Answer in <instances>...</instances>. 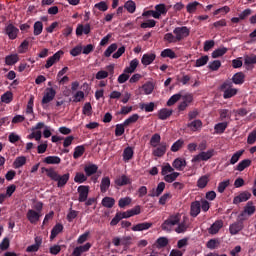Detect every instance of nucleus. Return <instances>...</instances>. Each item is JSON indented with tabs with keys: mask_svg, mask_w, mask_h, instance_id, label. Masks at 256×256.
I'll return each instance as SVG.
<instances>
[{
	"mask_svg": "<svg viewBox=\"0 0 256 256\" xmlns=\"http://www.w3.org/2000/svg\"><path fill=\"white\" fill-rule=\"evenodd\" d=\"M42 171H45L47 177L51 179L52 181L57 182V187L60 189L65 187L67 183H69V179L71 178V174L66 173L64 175H59L57 171L53 168H42Z\"/></svg>",
	"mask_w": 256,
	"mask_h": 256,
	"instance_id": "nucleus-1",
	"label": "nucleus"
},
{
	"mask_svg": "<svg viewBox=\"0 0 256 256\" xmlns=\"http://www.w3.org/2000/svg\"><path fill=\"white\" fill-rule=\"evenodd\" d=\"M247 221V217H244V214H240L236 222L230 224L229 233L232 235H238L240 231L244 229V222Z\"/></svg>",
	"mask_w": 256,
	"mask_h": 256,
	"instance_id": "nucleus-2",
	"label": "nucleus"
},
{
	"mask_svg": "<svg viewBox=\"0 0 256 256\" xmlns=\"http://www.w3.org/2000/svg\"><path fill=\"white\" fill-rule=\"evenodd\" d=\"M221 91H224L223 93V98L224 99H231V97H235L237 95V89L233 88V82L231 81H226L224 82L221 87Z\"/></svg>",
	"mask_w": 256,
	"mask_h": 256,
	"instance_id": "nucleus-3",
	"label": "nucleus"
},
{
	"mask_svg": "<svg viewBox=\"0 0 256 256\" xmlns=\"http://www.w3.org/2000/svg\"><path fill=\"white\" fill-rule=\"evenodd\" d=\"M180 221H181V214L171 215L167 220H165L162 223L161 229L163 231H171V227L178 225Z\"/></svg>",
	"mask_w": 256,
	"mask_h": 256,
	"instance_id": "nucleus-4",
	"label": "nucleus"
},
{
	"mask_svg": "<svg viewBox=\"0 0 256 256\" xmlns=\"http://www.w3.org/2000/svg\"><path fill=\"white\" fill-rule=\"evenodd\" d=\"M174 35L176 36V40L183 41V39H186V37H189L191 30L187 26H181V27H176L173 30Z\"/></svg>",
	"mask_w": 256,
	"mask_h": 256,
	"instance_id": "nucleus-5",
	"label": "nucleus"
},
{
	"mask_svg": "<svg viewBox=\"0 0 256 256\" xmlns=\"http://www.w3.org/2000/svg\"><path fill=\"white\" fill-rule=\"evenodd\" d=\"M215 155V150L211 149L206 152H200L198 155L194 156L191 160L192 163H199V161H209L211 157Z\"/></svg>",
	"mask_w": 256,
	"mask_h": 256,
	"instance_id": "nucleus-6",
	"label": "nucleus"
},
{
	"mask_svg": "<svg viewBox=\"0 0 256 256\" xmlns=\"http://www.w3.org/2000/svg\"><path fill=\"white\" fill-rule=\"evenodd\" d=\"M4 33L5 35H8V38L11 41H14V39L19 35V28L10 23L5 27Z\"/></svg>",
	"mask_w": 256,
	"mask_h": 256,
	"instance_id": "nucleus-7",
	"label": "nucleus"
},
{
	"mask_svg": "<svg viewBox=\"0 0 256 256\" xmlns=\"http://www.w3.org/2000/svg\"><path fill=\"white\" fill-rule=\"evenodd\" d=\"M77 192L79 194V203H85V201H87V197H89V186L80 185L77 189Z\"/></svg>",
	"mask_w": 256,
	"mask_h": 256,
	"instance_id": "nucleus-8",
	"label": "nucleus"
},
{
	"mask_svg": "<svg viewBox=\"0 0 256 256\" xmlns=\"http://www.w3.org/2000/svg\"><path fill=\"white\" fill-rule=\"evenodd\" d=\"M61 55H64V52L59 50L53 56H50L46 61L45 69H51V67H53V65H55V63L61 59Z\"/></svg>",
	"mask_w": 256,
	"mask_h": 256,
	"instance_id": "nucleus-9",
	"label": "nucleus"
},
{
	"mask_svg": "<svg viewBox=\"0 0 256 256\" xmlns=\"http://www.w3.org/2000/svg\"><path fill=\"white\" fill-rule=\"evenodd\" d=\"M55 95L57 92L53 88H46V92L42 98V105H47V103H51L55 99Z\"/></svg>",
	"mask_w": 256,
	"mask_h": 256,
	"instance_id": "nucleus-10",
	"label": "nucleus"
},
{
	"mask_svg": "<svg viewBox=\"0 0 256 256\" xmlns=\"http://www.w3.org/2000/svg\"><path fill=\"white\" fill-rule=\"evenodd\" d=\"M26 217L32 225H35V223H37L39 221V219H41V213L36 212L33 209H29L26 214Z\"/></svg>",
	"mask_w": 256,
	"mask_h": 256,
	"instance_id": "nucleus-11",
	"label": "nucleus"
},
{
	"mask_svg": "<svg viewBox=\"0 0 256 256\" xmlns=\"http://www.w3.org/2000/svg\"><path fill=\"white\" fill-rule=\"evenodd\" d=\"M249 199H251V193L244 191L238 196L234 197L233 203L234 205H239V203H245V201H249Z\"/></svg>",
	"mask_w": 256,
	"mask_h": 256,
	"instance_id": "nucleus-12",
	"label": "nucleus"
},
{
	"mask_svg": "<svg viewBox=\"0 0 256 256\" xmlns=\"http://www.w3.org/2000/svg\"><path fill=\"white\" fill-rule=\"evenodd\" d=\"M223 229V220H216L208 229L210 235H217Z\"/></svg>",
	"mask_w": 256,
	"mask_h": 256,
	"instance_id": "nucleus-13",
	"label": "nucleus"
},
{
	"mask_svg": "<svg viewBox=\"0 0 256 256\" xmlns=\"http://www.w3.org/2000/svg\"><path fill=\"white\" fill-rule=\"evenodd\" d=\"M188 129H191L193 132L201 131L203 128V121L200 119L191 120L187 124Z\"/></svg>",
	"mask_w": 256,
	"mask_h": 256,
	"instance_id": "nucleus-14",
	"label": "nucleus"
},
{
	"mask_svg": "<svg viewBox=\"0 0 256 256\" xmlns=\"http://www.w3.org/2000/svg\"><path fill=\"white\" fill-rule=\"evenodd\" d=\"M172 167L176 169V171H183V169L187 167V161L181 157L176 158L172 163Z\"/></svg>",
	"mask_w": 256,
	"mask_h": 256,
	"instance_id": "nucleus-15",
	"label": "nucleus"
},
{
	"mask_svg": "<svg viewBox=\"0 0 256 256\" xmlns=\"http://www.w3.org/2000/svg\"><path fill=\"white\" fill-rule=\"evenodd\" d=\"M89 35L91 33V25L90 24H79L76 28L77 37H81V35Z\"/></svg>",
	"mask_w": 256,
	"mask_h": 256,
	"instance_id": "nucleus-16",
	"label": "nucleus"
},
{
	"mask_svg": "<svg viewBox=\"0 0 256 256\" xmlns=\"http://www.w3.org/2000/svg\"><path fill=\"white\" fill-rule=\"evenodd\" d=\"M114 183L117 185V187H125V185H131V178H129L127 175H122L117 177Z\"/></svg>",
	"mask_w": 256,
	"mask_h": 256,
	"instance_id": "nucleus-17",
	"label": "nucleus"
},
{
	"mask_svg": "<svg viewBox=\"0 0 256 256\" xmlns=\"http://www.w3.org/2000/svg\"><path fill=\"white\" fill-rule=\"evenodd\" d=\"M156 58L157 55H155V53H146L142 56L141 63L142 65L147 67V65H151V63H153V61H155Z\"/></svg>",
	"mask_w": 256,
	"mask_h": 256,
	"instance_id": "nucleus-18",
	"label": "nucleus"
},
{
	"mask_svg": "<svg viewBox=\"0 0 256 256\" xmlns=\"http://www.w3.org/2000/svg\"><path fill=\"white\" fill-rule=\"evenodd\" d=\"M201 213V202L194 201L190 205V215L191 217H197Z\"/></svg>",
	"mask_w": 256,
	"mask_h": 256,
	"instance_id": "nucleus-19",
	"label": "nucleus"
},
{
	"mask_svg": "<svg viewBox=\"0 0 256 256\" xmlns=\"http://www.w3.org/2000/svg\"><path fill=\"white\" fill-rule=\"evenodd\" d=\"M255 205H253V201H248L246 206L244 207V211L241 213V215H244L243 217H251L255 213Z\"/></svg>",
	"mask_w": 256,
	"mask_h": 256,
	"instance_id": "nucleus-20",
	"label": "nucleus"
},
{
	"mask_svg": "<svg viewBox=\"0 0 256 256\" xmlns=\"http://www.w3.org/2000/svg\"><path fill=\"white\" fill-rule=\"evenodd\" d=\"M167 153V144L165 142H162L159 144V146L153 150L154 157H163Z\"/></svg>",
	"mask_w": 256,
	"mask_h": 256,
	"instance_id": "nucleus-21",
	"label": "nucleus"
},
{
	"mask_svg": "<svg viewBox=\"0 0 256 256\" xmlns=\"http://www.w3.org/2000/svg\"><path fill=\"white\" fill-rule=\"evenodd\" d=\"M153 227L151 222H142L134 225L132 231H147Z\"/></svg>",
	"mask_w": 256,
	"mask_h": 256,
	"instance_id": "nucleus-22",
	"label": "nucleus"
},
{
	"mask_svg": "<svg viewBox=\"0 0 256 256\" xmlns=\"http://www.w3.org/2000/svg\"><path fill=\"white\" fill-rule=\"evenodd\" d=\"M171 115H173V110H169L167 108H162L158 112V119H160L161 121H165V120L169 119V117H171Z\"/></svg>",
	"mask_w": 256,
	"mask_h": 256,
	"instance_id": "nucleus-23",
	"label": "nucleus"
},
{
	"mask_svg": "<svg viewBox=\"0 0 256 256\" xmlns=\"http://www.w3.org/2000/svg\"><path fill=\"white\" fill-rule=\"evenodd\" d=\"M99 167L96 164H88L84 167V173H86L87 177H92L97 173Z\"/></svg>",
	"mask_w": 256,
	"mask_h": 256,
	"instance_id": "nucleus-24",
	"label": "nucleus"
},
{
	"mask_svg": "<svg viewBox=\"0 0 256 256\" xmlns=\"http://www.w3.org/2000/svg\"><path fill=\"white\" fill-rule=\"evenodd\" d=\"M232 83H234V85H243V83H245V74L243 72L234 74L232 77Z\"/></svg>",
	"mask_w": 256,
	"mask_h": 256,
	"instance_id": "nucleus-25",
	"label": "nucleus"
},
{
	"mask_svg": "<svg viewBox=\"0 0 256 256\" xmlns=\"http://www.w3.org/2000/svg\"><path fill=\"white\" fill-rule=\"evenodd\" d=\"M109 187H111V179L109 177L102 178L100 184L101 193H107V191H109Z\"/></svg>",
	"mask_w": 256,
	"mask_h": 256,
	"instance_id": "nucleus-26",
	"label": "nucleus"
},
{
	"mask_svg": "<svg viewBox=\"0 0 256 256\" xmlns=\"http://www.w3.org/2000/svg\"><path fill=\"white\" fill-rule=\"evenodd\" d=\"M62 232H63V224L61 223L56 224L51 230L50 241H53V239H55V237H57V235H59V233H62Z\"/></svg>",
	"mask_w": 256,
	"mask_h": 256,
	"instance_id": "nucleus-27",
	"label": "nucleus"
},
{
	"mask_svg": "<svg viewBox=\"0 0 256 256\" xmlns=\"http://www.w3.org/2000/svg\"><path fill=\"white\" fill-rule=\"evenodd\" d=\"M139 67V60L137 58L131 60L129 67L124 69V73H135V70Z\"/></svg>",
	"mask_w": 256,
	"mask_h": 256,
	"instance_id": "nucleus-28",
	"label": "nucleus"
},
{
	"mask_svg": "<svg viewBox=\"0 0 256 256\" xmlns=\"http://www.w3.org/2000/svg\"><path fill=\"white\" fill-rule=\"evenodd\" d=\"M229 127V122H220L214 126L215 133L221 135L225 133V129Z\"/></svg>",
	"mask_w": 256,
	"mask_h": 256,
	"instance_id": "nucleus-29",
	"label": "nucleus"
},
{
	"mask_svg": "<svg viewBox=\"0 0 256 256\" xmlns=\"http://www.w3.org/2000/svg\"><path fill=\"white\" fill-rule=\"evenodd\" d=\"M124 9H126L128 13L133 14L135 11H137V4H135V1L133 0H128L124 4Z\"/></svg>",
	"mask_w": 256,
	"mask_h": 256,
	"instance_id": "nucleus-30",
	"label": "nucleus"
},
{
	"mask_svg": "<svg viewBox=\"0 0 256 256\" xmlns=\"http://www.w3.org/2000/svg\"><path fill=\"white\" fill-rule=\"evenodd\" d=\"M163 191H165V182H160L157 185L156 190L149 194V197H159Z\"/></svg>",
	"mask_w": 256,
	"mask_h": 256,
	"instance_id": "nucleus-31",
	"label": "nucleus"
},
{
	"mask_svg": "<svg viewBox=\"0 0 256 256\" xmlns=\"http://www.w3.org/2000/svg\"><path fill=\"white\" fill-rule=\"evenodd\" d=\"M198 7H203V5H201V3L197 2V1L190 2L186 6V11H187V13H195L197 11Z\"/></svg>",
	"mask_w": 256,
	"mask_h": 256,
	"instance_id": "nucleus-32",
	"label": "nucleus"
},
{
	"mask_svg": "<svg viewBox=\"0 0 256 256\" xmlns=\"http://www.w3.org/2000/svg\"><path fill=\"white\" fill-rule=\"evenodd\" d=\"M44 163L47 165H59L61 158L59 156H48L44 159Z\"/></svg>",
	"mask_w": 256,
	"mask_h": 256,
	"instance_id": "nucleus-33",
	"label": "nucleus"
},
{
	"mask_svg": "<svg viewBox=\"0 0 256 256\" xmlns=\"http://www.w3.org/2000/svg\"><path fill=\"white\" fill-rule=\"evenodd\" d=\"M133 154H134V151H133V148L131 147H126L123 151V160L125 162L127 161H131V159H133Z\"/></svg>",
	"mask_w": 256,
	"mask_h": 256,
	"instance_id": "nucleus-34",
	"label": "nucleus"
},
{
	"mask_svg": "<svg viewBox=\"0 0 256 256\" xmlns=\"http://www.w3.org/2000/svg\"><path fill=\"white\" fill-rule=\"evenodd\" d=\"M247 167H251V160L250 159H244L242 161H240L236 167L237 171H245V169H247Z\"/></svg>",
	"mask_w": 256,
	"mask_h": 256,
	"instance_id": "nucleus-35",
	"label": "nucleus"
},
{
	"mask_svg": "<svg viewBox=\"0 0 256 256\" xmlns=\"http://www.w3.org/2000/svg\"><path fill=\"white\" fill-rule=\"evenodd\" d=\"M161 57L163 58H169V59H177V54H175V51H173L171 48L164 49L161 52Z\"/></svg>",
	"mask_w": 256,
	"mask_h": 256,
	"instance_id": "nucleus-36",
	"label": "nucleus"
},
{
	"mask_svg": "<svg viewBox=\"0 0 256 256\" xmlns=\"http://www.w3.org/2000/svg\"><path fill=\"white\" fill-rule=\"evenodd\" d=\"M19 62V55L17 54H11L6 56L5 63L6 65H15V63Z\"/></svg>",
	"mask_w": 256,
	"mask_h": 256,
	"instance_id": "nucleus-37",
	"label": "nucleus"
},
{
	"mask_svg": "<svg viewBox=\"0 0 256 256\" xmlns=\"http://www.w3.org/2000/svg\"><path fill=\"white\" fill-rule=\"evenodd\" d=\"M84 153H85V146L84 145L76 146L74 148L73 158L74 159H79V157H83Z\"/></svg>",
	"mask_w": 256,
	"mask_h": 256,
	"instance_id": "nucleus-38",
	"label": "nucleus"
},
{
	"mask_svg": "<svg viewBox=\"0 0 256 256\" xmlns=\"http://www.w3.org/2000/svg\"><path fill=\"white\" fill-rule=\"evenodd\" d=\"M208 183H209V176L204 175L198 179L197 187H199V189H205Z\"/></svg>",
	"mask_w": 256,
	"mask_h": 256,
	"instance_id": "nucleus-39",
	"label": "nucleus"
},
{
	"mask_svg": "<svg viewBox=\"0 0 256 256\" xmlns=\"http://www.w3.org/2000/svg\"><path fill=\"white\" fill-rule=\"evenodd\" d=\"M183 145H185V140L184 139H178L171 146L172 153H177V151H179V149H181L183 147Z\"/></svg>",
	"mask_w": 256,
	"mask_h": 256,
	"instance_id": "nucleus-40",
	"label": "nucleus"
},
{
	"mask_svg": "<svg viewBox=\"0 0 256 256\" xmlns=\"http://www.w3.org/2000/svg\"><path fill=\"white\" fill-rule=\"evenodd\" d=\"M227 51L228 49L226 47L218 48L212 52V58L218 59V57H223Z\"/></svg>",
	"mask_w": 256,
	"mask_h": 256,
	"instance_id": "nucleus-41",
	"label": "nucleus"
},
{
	"mask_svg": "<svg viewBox=\"0 0 256 256\" xmlns=\"http://www.w3.org/2000/svg\"><path fill=\"white\" fill-rule=\"evenodd\" d=\"M102 205H103V207H106L107 209H111L115 205V200L111 197H104L102 199Z\"/></svg>",
	"mask_w": 256,
	"mask_h": 256,
	"instance_id": "nucleus-42",
	"label": "nucleus"
},
{
	"mask_svg": "<svg viewBox=\"0 0 256 256\" xmlns=\"http://www.w3.org/2000/svg\"><path fill=\"white\" fill-rule=\"evenodd\" d=\"M169 245V239L167 237H160L156 240V247L158 249H163V247H167Z\"/></svg>",
	"mask_w": 256,
	"mask_h": 256,
	"instance_id": "nucleus-43",
	"label": "nucleus"
},
{
	"mask_svg": "<svg viewBox=\"0 0 256 256\" xmlns=\"http://www.w3.org/2000/svg\"><path fill=\"white\" fill-rule=\"evenodd\" d=\"M243 153H245V150H239L236 153H234L230 159V165H235L241 159L243 156Z\"/></svg>",
	"mask_w": 256,
	"mask_h": 256,
	"instance_id": "nucleus-44",
	"label": "nucleus"
},
{
	"mask_svg": "<svg viewBox=\"0 0 256 256\" xmlns=\"http://www.w3.org/2000/svg\"><path fill=\"white\" fill-rule=\"evenodd\" d=\"M25 163H27V158L25 156L17 157L14 161V167L15 169H20Z\"/></svg>",
	"mask_w": 256,
	"mask_h": 256,
	"instance_id": "nucleus-45",
	"label": "nucleus"
},
{
	"mask_svg": "<svg viewBox=\"0 0 256 256\" xmlns=\"http://www.w3.org/2000/svg\"><path fill=\"white\" fill-rule=\"evenodd\" d=\"M34 35L37 37L43 33V22L36 21L34 23Z\"/></svg>",
	"mask_w": 256,
	"mask_h": 256,
	"instance_id": "nucleus-46",
	"label": "nucleus"
},
{
	"mask_svg": "<svg viewBox=\"0 0 256 256\" xmlns=\"http://www.w3.org/2000/svg\"><path fill=\"white\" fill-rule=\"evenodd\" d=\"M209 63V56L205 55L196 60L194 67H203Z\"/></svg>",
	"mask_w": 256,
	"mask_h": 256,
	"instance_id": "nucleus-47",
	"label": "nucleus"
},
{
	"mask_svg": "<svg viewBox=\"0 0 256 256\" xmlns=\"http://www.w3.org/2000/svg\"><path fill=\"white\" fill-rule=\"evenodd\" d=\"M157 25V21L150 19L140 24L141 29H153Z\"/></svg>",
	"mask_w": 256,
	"mask_h": 256,
	"instance_id": "nucleus-48",
	"label": "nucleus"
},
{
	"mask_svg": "<svg viewBox=\"0 0 256 256\" xmlns=\"http://www.w3.org/2000/svg\"><path fill=\"white\" fill-rule=\"evenodd\" d=\"M35 103V96H31L26 107V115H33V107Z\"/></svg>",
	"mask_w": 256,
	"mask_h": 256,
	"instance_id": "nucleus-49",
	"label": "nucleus"
},
{
	"mask_svg": "<svg viewBox=\"0 0 256 256\" xmlns=\"http://www.w3.org/2000/svg\"><path fill=\"white\" fill-rule=\"evenodd\" d=\"M142 89L145 95H151V93H153V89H155V86L153 85V82H147L142 86Z\"/></svg>",
	"mask_w": 256,
	"mask_h": 256,
	"instance_id": "nucleus-50",
	"label": "nucleus"
},
{
	"mask_svg": "<svg viewBox=\"0 0 256 256\" xmlns=\"http://www.w3.org/2000/svg\"><path fill=\"white\" fill-rule=\"evenodd\" d=\"M161 143V135L159 133H155L150 139L151 147H157Z\"/></svg>",
	"mask_w": 256,
	"mask_h": 256,
	"instance_id": "nucleus-51",
	"label": "nucleus"
},
{
	"mask_svg": "<svg viewBox=\"0 0 256 256\" xmlns=\"http://www.w3.org/2000/svg\"><path fill=\"white\" fill-rule=\"evenodd\" d=\"M87 181V175L83 174V172H77L75 177H74V182L75 183H85Z\"/></svg>",
	"mask_w": 256,
	"mask_h": 256,
	"instance_id": "nucleus-52",
	"label": "nucleus"
},
{
	"mask_svg": "<svg viewBox=\"0 0 256 256\" xmlns=\"http://www.w3.org/2000/svg\"><path fill=\"white\" fill-rule=\"evenodd\" d=\"M177 177H179V172H171V174H166L164 176V181H166V183H173Z\"/></svg>",
	"mask_w": 256,
	"mask_h": 256,
	"instance_id": "nucleus-53",
	"label": "nucleus"
},
{
	"mask_svg": "<svg viewBox=\"0 0 256 256\" xmlns=\"http://www.w3.org/2000/svg\"><path fill=\"white\" fill-rule=\"evenodd\" d=\"M131 198L130 197H125V198H120L118 201V206L120 209H125L128 205H131Z\"/></svg>",
	"mask_w": 256,
	"mask_h": 256,
	"instance_id": "nucleus-54",
	"label": "nucleus"
},
{
	"mask_svg": "<svg viewBox=\"0 0 256 256\" xmlns=\"http://www.w3.org/2000/svg\"><path fill=\"white\" fill-rule=\"evenodd\" d=\"M137 121H139V114H133L132 116H130L128 119L124 121V125L126 127H129V125L133 123H137Z\"/></svg>",
	"mask_w": 256,
	"mask_h": 256,
	"instance_id": "nucleus-55",
	"label": "nucleus"
},
{
	"mask_svg": "<svg viewBox=\"0 0 256 256\" xmlns=\"http://www.w3.org/2000/svg\"><path fill=\"white\" fill-rule=\"evenodd\" d=\"M219 114H220V121L231 119V111H229V109H222L219 111Z\"/></svg>",
	"mask_w": 256,
	"mask_h": 256,
	"instance_id": "nucleus-56",
	"label": "nucleus"
},
{
	"mask_svg": "<svg viewBox=\"0 0 256 256\" xmlns=\"http://www.w3.org/2000/svg\"><path fill=\"white\" fill-rule=\"evenodd\" d=\"M181 99V94H174L172 95L169 100L167 101V106L168 107H173L177 101Z\"/></svg>",
	"mask_w": 256,
	"mask_h": 256,
	"instance_id": "nucleus-57",
	"label": "nucleus"
},
{
	"mask_svg": "<svg viewBox=\"0 0 256 256\" xmlns=\"http://www.w3.org/2000/svg\"><path fill=\"white\" fill-rule=\"evenodd\" d=\"M125 122L122 124H117L115 128V135L116 137H121L125 133Z\"/></svg>",
	"mask_w": 256,
	"mask_h": 256,
	"instance_id": "nucleus-58",
	"label": "nucleus"
},
{
	"mask_svg": "<svg viewBox=\"0 0 256 256\" xmlns=\"http://www.w3.org/2000/svg\"><path fill=\"white\" fill-rule=\"evenodd\" d=\"M94 7H95V9H98V11H102L103 13H105V11H107L109 9V5H107V2H105V1L96 3L94 5Z\"/></svg>",
	"mask_w": 256,
	"mask_h": 256,
	"instance_id": "nucleus-59",
	"label": "nucleus"
},
{
	"mask_svg": "<svg viewBox=\"0 0 256 256\" xmlns=\"http://www.w3.org/2000/svg\"><path fill=\"white\" fill-rule=\"evenodd\" d=\"M117 51V43L111 44L104 52V56L111 57L112 53H115Z\"/></svg>",
	"mask_w": 256,
	"mask_h": 256,
	"instance_id": "nucleus-60",
	"label": "nucleus"
},
{
	"mask_svg": "<svg viewBox=\"0 0 256 256\" xmlns=\"http://www.w3.org/2000/svg\"><path fill=\"white\" fill-rule=\"evenodd\" d=\"M255 64H256V55L244 57V65H247V67H249V65H255Z\"/></svg>",
	"mask_w": 256,
	"mask_h": 256,
	"instance_id": "nucleus-61",
	"label": "nucleus"
},
{
	"mask_svg": "<svg viewBox=\"0 0 256 256\" xmlns=\"http://www.w3.org/2000/svg\"><path fill=\"white\" fill-rule=\"evenodd\" d=\"M164 41H166L167 43H177V37L175 35H173V33H166L164 35Z\"/></svg>",
	"mask_w": 256,
	"mask_h": 256,
	"instance_id": "nucleus-62",
	"label": "nucleus"
},
{
	"mask_svg": "<svg viewBox=\"0 0 256 256\" xmlns=\"http://www.w3.org/2000/svg\"><path fill=\"white\" fill-rule=\"evenodd\" d=\"M155 11H157L160 15H167V7L165 4H157L155 6Z\"/></svg>",
	"mask_w": 256,
	"mask_h": 256,
	"instance_id": "nucleus-63",
	"label": "nucleus"
},
{
	"mask_svg": "<svg viewBox=\"0 0 256 256\" xmlns=\"http://www.w3.org/2000/svg\"><path fill=\"white\" fill-rule=\"evenodd\" d=\"M247 143H248V145H255V143H256V129L253 130V131L248 135Z\"/></svg>",
	"mask_w": 256,
	"mask_h": 256,
	"instance_id": "nucleus-64",
	"label": "nucleus"
}]
</instances>
